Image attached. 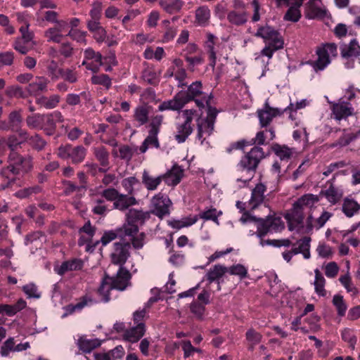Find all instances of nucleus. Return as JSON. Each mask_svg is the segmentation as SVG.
<instances>
[{"label":"nucleus","instance_id":"nucleus-1","mask_svg":"<svg viewBox=\"0 0 360 360\" xmlns=\"http://www.w3.org/2000/svg\"><path fill=\"white\" fill-rule=\"evenodd\" d=\"M6 141L10 153L7 158L8 165L0 169V190L12 188L20 176L31 171L33 167L32 157H25L17 152L22 144L18 136L10 134Z\"/></svg>","mask_w":360,"mask_h":360},{"label":"nucleus","instance_id":"nucleus-2","mask_svg":"<svg viewBox=\"0 0 360 360\" xmlns=\"http://www.w3.org/2000/svg\"><path fill=\"white\" fill-rule=\"evenodd\" d=\"M139 181L135 176H129L122 181V186L127 194L120 193L115 188L110 187L104 189L100 195L107 201L112 202V209L124 212L130 207L138 204L136 198L134 196V186Z\"/></svg>","mask_w":360,"mask_h":360},{"label":"nucleus","instance_id":"nucleus-3","mask_svg":"<svg viewBox=\"0 0 360 360\" xmlns=\"http://www.w3.org/2000/svg\"><path fill=\"white\" fill-rule=\"evenodd\" d=\"M181 96L185 103L193 101L199 111H202L205 108L211 105L213 98L212 94H207L203 91V86L201 81H195L187 86L186 91H179Z\"/></svg>","mask_w":360,"mask_h":360},{"label":"nucleus","instance_id":"nucleus-4","mask_svg":"<svg viewBox=\"0 0 360 360\" xmlns=\"http://www.w3.org/2000/svg\"><path fill=\"white\" fill-rule=\"evenodd\" d=\"M207 110V116H202V112L200 115H197L196 124H197V139L201 141L202 144L207 136H210L214 131V124L216 122L217 116L218 115V110L212 105L205 108Z\"/></svg>","mask_w":360,"mask_h":360},{"label":"nucleus","instance_id":"nucleus-5","mask_svg":"<svg viewBox=\"0 0 360 360\" xmlns=\"http://www.w3.org/2000/svg\"><path fill=\"white\" fill-rule=\"evenodd\" d=\"M316 53L318 56L317 59L308 60L307 63L317 72L323 70L330 63V56H336L337 45L334 43L323 44L317 47Z\"/></svg>","mask_w":360,"mask_h":360},{"label":"nucleus","instance_id":"nucleus-6","mask_svg":"<svg viewBox=\"0 0 360 360\" xmlns=\"http://www.w3.org/2000/svg\"><path fill=\"white\" fill-rule=\"evenodd\" d=\"M86 155V149L82 146H73L70 143L60 145L58 148L57 156L65 160H70L75 165L82 162Z\"/></svg>","mask_w":360,"mask_h":360},{"label":"nucleus","instance_id":"nucleus-7","mask_svg":"<svg viewBox=\"0 0 360 360\" xmlns=\"http://www.w3.org/2000/svg\"><path fill=\"white\" fill-rule=\"evenodd\" d=\"M256 235L263 238L269 233L278 232L284 229V224L280 217H267L265 219L257 218Z\"/></svg>","mask_w":360,"mask_h":360},{"label":"nucleus","instance_id":"nucleus-8","mask_svg":"<svg viewBox=\"0 0 360 360\" xmlns=\"http://www.w3.org/2000/svg\"><path fill=\"white\" fill-rule=\"evenodd\" d=\"M264 158L263 148L259 146H254L241 158L239 166L244 170L255 173L260 161Z\"/></svg>","mask_w":360,"mask_h":360},{"label":"nucleus","instance_id":"nucleus-9","mask_svg":"<svg viewBox=\"0 0 360 360\" xmlns=\"http://www.w3.org/2000/svg\"><path fill=\"white\" fill-rule=\"evenodd\" d=\"M304 211L292 205V207L288 210L284 215L288 229L290 231L295 230L298 233L302 231L304 229Z\"/></svg>","mask_w":360,"mask_h":360},{"label":"nucleus","instance_id":"nucleus-10","mask_svg":"<svg viewBox=\"0 0 360 360\" xmlns=\"http://www.w3.org/2000/svg\"><path fill=\"white\" fill-rule=\"evenodd\" d=\"M151 204L153 210L150 212L158 217L162 219L169 214L172 201L166 194L158 193L153 197Z\"/></svg>","mask_w":360,"mask_h":360},{"label":"nucleus","instance_id":"nucleus-11","mask_svg":"<svg viewBox=\"0 0 360 360\" xmlns=\"http://www.w3.org/2000/svg\"><path fill=\"white\" fill-rule=\"evenodd\" d=\"M113 251L110 254L112 264L124 267L130 257L131 244L129 242H117L113 245Z\"/></svg>","mask_w":360,"mask_h":360},{"label":"nucleus","instance_id":"nucleus-12","mask_svg":"<svg viewBox=\"0 0 360 360\" xmlns=\"http://www.w3.org/2000/svg\"><path fill=\"white\" fill-rule=\"evenodd\" d=\"M103 56L100 52L95 51L92 48H88L84 51V60L82 65L93 72H98L103 65Z\"/></svg>","mask_w":360,"mask_h":360},{"label":"nucleus","instance_id":"nucleus-13","mask_svg":"<svg viewBox=\"0 0 360 360\" xmlns=\"http://www.w3.org/2000/svg\"><path fill=\"white\" fill-rule=\"evenodd\" d=\"M255 36L262 38L266 44L281 45L284 44L279 32L268 25L260 26Z\"/></svg>","mask_w":360,"mask_h":360},{"label":"nucleus","instance_id":"nucleus-14","mask_svg":"<svg viewBox=\"0 0 360 360\" xmlns=\"http://www.w3.org/2000/svg\"><path fill=\"white\" fill-rule=\"evenodd\" d=\"M283 113V111L281 109L271 108L267 102L264 103L262 109H259L257 111L259 124L262 128L267 127L274 117L280 116Z\"/></svg>","mask_w":360,"mask_h":360},{"label":"nucleus","instance_id":"nucleus-15","mask_svg":"<svg viewBox=\"0 0 360 360\" xmlns=\"http://www.w3.org/2000/svg\"><path fill=\"white\" fill-rule=\"evenodd\" d=\"M330 108L334 115V118L337 120L346 119L354 113V108L352 104L343 98H340L338 103H330Z\"/></svg>","mask_w":360,"mask_h":360},{"label":"nucleus","instance_id":"nucleus-16","mask_svg":"<svg viewBox=\"0 0 360 360\" xmlns=\"http://www.w3.org/2000/svg\"><path fill=\"white\" fill-rule=\"evenodd\" d=\"M131 274L124 267H120L115 277H110V281L114 289L124 290L130 285Z\"/></svg>","mask_w":360,"mask_h":360},{"label":"nucleus","instance_id":"nucleus-17","mask_svg":"<svg viewBox=\"0 0 360 360\" xmlns=\"http://www.w3.org/2000/svg\"><path fill=\"white\" fill-rule=\"evenodd\" d=\"M184 169L178 164L174 163L172 168L163 174L165 183L170 186H175L180 183L184 176Z\"/></svg>","mask_w":360,"mask_h":360},{"label":"nucleus","instance_id":"nucleus-18","mask_svg":"<svg viewBox=\"0 0 360 360\" xmlns=\"http://www.w3.org/2000/svg\"><path fill=\"white\" fill-rule=\"evenodd\" d=\"M126 214L127 221L129 224L143 225L146 221L150 218L151 212L149 211H143L137 209H128Z\"/></svg>","mask_w":360,"mask_h":360},{"label":"nucleus","instance_id":"nucleus-19","mask_svg":"<svg viewBox=\"0 0 360 360\" xmlns=\"http://www.w3.org/2000/svg\"><path fill=\"white\" fill-rule=\"evenodd\" d=\"M49 80L44 77H37L34 81L26 87L27 96H38L42 92L47 91Z\"/></svg>","mask_w":360,"mask_h":360},{"label":"nucleus","instance_id":"nucleus-20","mask_svg":"<svg viewBox=\"0 0 360 360\" xmlns=\"http://www.w3.org/2000/svg\"><path fill=\"white\" fill-rule=\"evenodd\" d=\"M186 105L179 91L175 94L172 99L165 101L158 106L159 111L173 110L179 111Z\"/></svg>","mask_w":360,"mask_h":360},{"label":"nucleus","instance_id":"nucleus-21","mask_svg":"<svg viewBox=\"0 0 360 360\" xmlns=\"http://www.w3.org/2000/svg\"><path fill=\"white\" fill-rule=\"evenodd\" d=\"M84 263L81 259L73 258L62 262L58 267H55V271L60 276H63L68 271H79L83 268Z\"/></svg>","mask_w":360,"mask_h":360},{"label":"nucleus","instance_id":"nucleus-22","mask_svg":"<svg viewBox=\"0 0 360 360\" xmlns=\"http://www.w3.org/2000/svg\"><path fill=\"white\" fill-rule=\"evenodd\" d=\"M93 153L99 162L101 167H99L98 172L105 173L109 169V156L108 150L104 146L95 147L93 149Z\"/></svg>","mask_w":360,"mask_h":360},{"label":"nucleus","instance_id":"nucleus-23","mask_svg":"<svg viewBox=\"0 0 360 360\" xmlns=\"http://www.w3.org/2000/svg\"><path fill=\"white\" fill-rule=\"evenodd\" d=\"M266 191V186L262 183H258L252 190L251 198L249 204L252 209L257 208L264 200V193Z\"/></svg>","mask_w":360,"mask_h":360},{"label":"nucleus","instance_id":"nucleus-24","mask_svg":"<svg viewBox=\"0 0 360 360\" xmlns=\"http://www.w3.org/2000/svg\"><path fill=\"white\" fill-rule=\"evenodd\" d=\"M150 107L146 105H138L133 115L134 120L137 122L136 127H141L148 123L149 120Z\"/></svg>","mask_w":360,"mask_h":360},{"label":"nucleus","instance_id":"nucleus-25","mask_svg":"<svg viewBox=\"0 0 360 360\" xmlns=\"http://www.w3.org/2000/svg\"><path fill=\"white\" fill-rule=\"evenodd\" d=\"M226 274V266L221 264H215L206 274L209 283L214 281L217 283V290H221L220 278Z\"/></svg>","mask_w":360,"mask_h":360},{"label":"nucleus","instance_id":"nucleus-26","mask_svg":"<svg viewBox=\"0 0 360 360\" xmlns=\"http://www.w3.org/2000/svg\"><path fill=\"white\" fill-rule=\"evenodd\" d=\"M248 13L246 10H233L228 13L227 20L231 25L236 26H241L247 22L248 20Z\"/></svg>","mask_w":360,"mask_h":360},{"label":"nucleus","instance_id":"nucleus-27","mask_svg":"<svg viewBox=\"0 0 360 360\" xmlns=\"http://www.w3.org/2000/svg\"><path fill=\"white\" fill-rule=\"evenodd\" d=\"M326 11L315 5L313 0H309L305 7L304 15L309 19L323 18Z\"/></svg>","mask_w":360,"mask_h":360},{"label":"nucleus","instance_id":"nucleus-28","mask_svg":"<svg viewBox=\"0 0 360 360\" xmlns=\"http://www.w3.org/2000/svg\"><path fill=\"white\" fill-rule=\"evenodd\" d=\"M160 6L167 13H179L184 5L182 0H159Z\"/></svg>","mask_w":360,"mask_h":360},{"label":"nucleus","instance_id":"nucleus-29","mask_svg":"<svg viewBox=\"0 0 360 360\" xmlns=\"http://www.w3.org/2000/svg\"><path fill=\"white\" fill-rule=\"evenodd\" d=\"M92 299L88 296L84 295L80 297L78 300V302L76 304H69L64 307L65 313L64 314V316L72 314L75 311H81L84 307L88 305L89 303H92Z\"/></svg>","mask_w":360,"mask_h":360},{"label":"nucleus","instance_id":"nucleus-30","mask_svg":"<svg viewBox=\"0 0 360 360\" xmlns=\"http://www.w3.org/2000/svg\"><path fill=\"white\" fill-rule=\"evenodd\" d=\"M210 10L207 6H199L195 12V22L200 26L205 27L209 24Z\"/></svg>","mask_w":360,"mask_h":360},{"label":"nucleus","instance_id":"nucleus-31","mask_svg":"<svg viewBox=\"0 0 360 360\" xmlns=\"http://www.w3.org/2000/svg\"><path fill=\"white\" fill-rule=\"evenodd\" d=\"M145 332L146 327H143L141 324L139 326L136 325V326L124 332V338L130 342H136L144 335Z\"/></svg>","mask_w":360,"mask_h":360},{"label":"nucleus","instance_id":"nucleus-32","mask_svg":"<svg viewBox=\"0 0 360 360\" xmlns=\"http://www.w3.org/2000/svg\"><path fill=\"white\" fill-rule=\"evenodd\" d=\"M275 136L276 135L274 129L273 127H270L269 129H266V131H258L256 134L255 138L251 140L250 145H265L267 143H266V139L271 141L275 138Z\"/></svg>","mask_w":360,"mask_h":360},{"label":"nucleus","instance_id":"nucleus-33","mask_svg":"<svg viewBox=\"0 0 360 360\" xmlns=\"http://www.w3.org/2000/svg\"><path fill=\"white\" fill-rule=\"evenodd\" d=\"M342 58H349L360 55V46L356 39H352L348 45H344L340 48Z\"/></svg>","mask_w":360,"mask_h":360},{"label":"nucleus","instance_id":"nucleus-34","mask_svg":"<svg viewBox=\"0 0 360 360\" xmlns=\"http://www.w3.org/2000/svg\"><path fill=\"white\" fill-rule=\"evenodd\" d=\"M158 134L148 131V135L139 147V150L141 153H146L149 148H160V145L158 138Z\"/></svg>","mask_w":360,"mask_h":360},{"label":"nucleus","instance_id":"nucleus-35","mask_svg":"<svg viewBox=\"0 0 360 360\" xmlns=\"http://www.w3.org/2000/svg\"><path fill=\"white\" fill-rule=\"evenodd\" d=\"M163 181L162 174L153 177L149 174V173L144 170L142 175V183L148 191H154Z\"/></svg>","mask_w":360,"mask_h":360},{"label":"nucleus","instance_id":"nucleus-36","mask_svg":"<svg viewBox=\"0 0 360 360\" xmlns=\"http://www.w3.org/2000/svg\"><path fill=\"white\" fill-rule=\"evenodd\" d=\"M193 125H187L186 124H177L176 132L174 136L175 140L179 143H182L186 141L188 137L193 133Z\"/></svg>","mask_w":360,"mask_h":360},{"label":"nucleus","instance_id":"nucleus-37","mask_svg":"<svg viewBox=\"0 0 360 360\" xmlns=\"http://www.w3.org/2000/svg\"><path fill=\"white\" fill-rule=\"evenodd\" d=\"M290 4L291 6L288 9L283 18L285 20L296 22L299 21L301 18L300 7L302 5V4L301 1H300L292 2Z\"/></svg>","mask_w":360,"mask_h":360},{"label":"nucleus","instance_id":"nucleus-38","mask_svg":"<svg viewBox=\"0 0 360 360\" xmlns=\"http://www.w3.org/2000/svg\"><path fill=\"white\" fill-rule=\"evenodd\" d=\"M114 289L110 281V277L108 275L103 278L101 285L98 289V294L102 297V301L108 302L110 300V292Z\"/></svg>","mask_w":360,"mask_h":360},{"label":"nucleus","instance_id":"nucleus-39","mask_svg":"<svg viewBox=\"0 0 360 360\" xmlns=\"http://www.w3.org/2000/svg\"><path fill=\"white\" fill-rule=\"evenodd\" d=\"M77 345L83 352L90 353L93 349L101 345V341L98 339L89 340L84 337H81L78 340Z\"/></svg>","mask_w":360,"mask_h":360},{"label":"nucleus","instance_id":"nucleus-40","mask_svg":"<svg viewBox=\"0 0 360 360\" xmlns=\"http://www.w3.org/2000/svg\"><path fill=\"white\" fill-rule=\"evenodd\" d=\"M319 201V198L317 195L308 193L304 194V195L298 198L297 200L293 203V205H295L296 207L302 209L304 211L305 207H311Z\"/></svg>","mask_w":360,"mask_h":360},{"label":"nucleus","instance_id":"nucleus-41","mask_svg":"<svg viewBox=\"0 0 360 360\" xmlns=\"http://www.w3.org/2000/svg\"><path fill=\"white\" fill-rule=\"evenodd\" d=\"M320 194L323 195L332 205L338 203L342 196V193L340 192L332 183L328 189L326 191H321Z\"/></svg>","mask_w":360,"mask_h":360},{"label":"nucleus","instance_id":"nucleus-42","mask_svg":"<svg viewBox=\"0 0 360 360\" xmlns=\"http://www.w3.org/2000/svg\"><path fill=\"white\" fill-rule=\"evenodd\" d=\"M342 210L347 217H352L360 210V204L353 199L345 198Z\"/></svg>","mask_w":360,"mask_h":360},{"label":"nucleus","instance_id":"nucleus-43","mask_svg":"<svg viewBox=\"0 0 360 360\" xmlns=\"http://www.w3.org/2000/svg\"><path fill=\"white\" fill-rule=\"evenodd\" d=\"M105 198L101 195V198H96L94 201V206L91 209V212L94 214L105 216L110 211L108 205L106 204Z\"/></svg>","mask_w":360,"mask_h":360},{"label":"nucleus","instance_id":"nucleus-44","mask_svg":"<svg viewBox=\"0 0 360 360\" xmlns=\"http://www.w3.org/2000/svg\"><path fill=\"white\" fill-rule=\"evenodd\" d=\"M226 273L238 277L242 281L248 277L247 267L241 264H233L230 266H226Z\"/></svg>","mask_w":360,"mask_h":360},{"label":"nucleus","instance_id":"nucleus-45","mask_svg":"<svg viewBox=\"0 0 360 360\" xmlns=\"http://www.w3.org/2000/svg\"><path fill=\"white\" fill-rule=\"evenodd\" d=\"M60 98L57 94H53L49 97L41 96L36 100V103L41 107L46 109H53L59 103Z\"/></svg>","mask_w":360,"mask_h":360},{"label":"nucleus","instance_id":"nucleus-46","mask_svg":"<svg viewBox=\"0 0 360 360\" xmlns=\"http://www.w3.org/2000/svg\"><path fill=\"white\" fill-rule=\"evenodd\" d=\"M271 150L281 160H290L292 154V149L285 145L274 143Z\"/></svg>","mask_w":360,"mask_h":360},{"label":"nucleus","instance_id":"nucleus-47","mask_svg":"<svg viewBox=\"0 0 360 360\" xmlns=\"http://www.w3.org/2000/svg\"><path fill=\"white\" fill-rule=\"evenodd\" d=\"M314 273L315 281L314 285L315 292L319 296L324 297L326 295V290H325L326 279L324 278L319 269H316L314 270Z\"/></svg>","mask_w":360,"mask_h":360},{"label":"nucleus","instance_id":"nucleus-48","mask_svg":"<svg viewBox=\"0 0 360 360\" xmlns=\"http://www.w3.org/2000/svg\"><path fill=\"white\" fill-rule=\"evenodd\" d=\"M214 39L215 37L212 34H207V40L205 43V48L209 54V59L210 60V65L214 67L217 61L216 52L214 51Z\"/></svg>","mask_w":360,"mask_h":360},{"label":"nucleus","instance_id":"nucleus-49","mask_svg":"<svg viewBox=\"0 0 360 360\" xmlns=\"http://www.w3.org/2000/svg\"><path fill=\"white\" fill-rule=\"evenodd\" d=\"M28 145L34 150L41 151L47 145V141L39 134H34L30 136Z\"/></svg>","mask_w":360,"mask_h":360},{"label":"nucleus","instance_id":"nucleus-50","mask_svg":"<svg viewBox=\"0 0 360 360\" xmlns=\"http://www.w3.org/2000/svg\"><path fill=\"white\" fill-rule=\"evenodd\" d=\"M5 94L10 98H25L27 97L26 91H23L22 88L18 85L7 86L5 90Z\"/></svg>","mask_w":360,"mask_h":360},{"label":"nucleus","instance_id":"nucleus-51","mask_svg":"<svg viewBox=\"0 0 360 360\" xmlns=\"http://www.w3.org/2000/svg\"><path fill=\"white\" fill-rule=\"evenodd\" d=\"M121 239L126 236H129L131 238L139 232V227L136 224H124L122 227L117 229Z\"/></svg>","mask_w":360,"mask_h":360},{"label":"nucleus","instance_id":"nucleus-52","mask_svg":"<svg viewBox=\"0 0 360 360\" xmlns=\"http://www.w3.org/2000/svg\"><path fill=\"white\" fill-rule=\"evenodd\" d=\"M41 129L44 130L48 136H52L56 131V125L53 123V120L48 115H43L42 125Z\"/></svg>","mask_w":360,"mask_h":360},{"label":"nucleus","instance_id":"nucleus-53","mask_svg":"<svg viewBox=\"0 0 360 360\" xmlns=\"http://www.w3.org/2000/svg\"><path fill=\"white\" fill-rule=\"evenodd\" d=\"M141 78L147 84L156 86L159 84L160 79L156 72L150 68L145 69L142 72Z\"/></svg>","mask_w":360,"mask_h":360},{"label":"nucleus","instance_id":"nucleus-54","mask_svg":"<svg viewBox=\"0 0 360 360\" xmlns=\"http://www.w3.org/2000/svg\"><path fill=\"white\" fill-rule=\"evenodd\" d=\"M360 137V129L355 133H344L336 141L335 146H346Z\"/></svg>","mask_w":360,"mask_h":360},{"label":"nucleus","instance_id":"nucleus-55","mask_svg":"<svg viewBox=\"0 0 360 360\" xmlns=\"http://www.w3.org/2000/svg\"><path fill=\"white\" fill-rule=\"evenodd\" d=\"M91 81L93 84L101 85L106 89H109L112 86V79L106 74L93 75Z\"/></svg>","mask_w":360,"mask_h":360},{"label":"nucleus","instance_id":"nucleus-56","mask_svg":"<svg viewBox=\"0 0 360 360\" xmlns=\"http://www.w3.org/2000/svg\"><path fill=\"white\" fill-rule=\"evenodd\" d=\"M8 122L12 127V131H18L20 129L22 122L20 110L11 111L8 115Z\"/></svg>","mask_w":360,"mask_h":360},{"label":"nucleus","instance_id":"nucleus-57","mask_svg":"<svg viewBox=\"0 0 360 360\" xmlns=\"http://www.w3.org/2000/svg\"><path fill=\"white\" fill-rule=\"evenodd\" d=\"M47 72L52 80L58 79L63 71V68H59L58 64L54 60H51L47 65Z\"/></svg>","mask_w":360,"mask_h":360},{"label":"nucleus","instance_id":"nucleus-58","mask_svg":"<svg viewBox=\"0 0 360 360\" xmlns=\"http://www.w3.org/2000/svg\"><path fill=\"white\" fill-rule=\"evenodd\" d=\"M43 115L33 114L26 117L27 126L31 129H41L42 125Z\"/></svg>","mask_w":360,"mask_h":360},{"label":"nucleus","instance_id":"nucleus-59","mask_svg":"<svg viewBox=\"0 0 360 360\" xmlns=\"http://www.w3.org/2000/svg\"><path fill=\"white\" fill-rule=\"evenodd\" d=\"M333 304L336 307L338 314L343 316L347 310V304H345L343 297L340 295H335L333 298Z\"/></svg>","mask_w":360,"mask_h":360},{"label":"nucleus","instance_id":"nucleus-60","mask_svg":"<svg viewBox=\"0 0 360 360\" xmlns=\"http://www.w3.org/2000/svg\"><path fill=\"white\" fill-rule=\"evenodd\" d=\"M221 214L222 212L221 211L217 213V211L215 208H210L200 212L198 216V219L200 218L205 220H212L213 221L217 222L218 217Z\"/></svg>","mask_w":360,"mask_h":360},{"label":"nucleus","instance_id":"nucleus-61","mask_svg":"<svg viewBox=\"0 0 360 360\" xmlns=\"http://www.w3.org/2000/svg\"><path fill=\"white\" fill-rule=\"evenodd\" d=\"M339 280L347 292H352L354 295L358 294V289L353 285L351 277L348 274L340 276Z\"/></svg>","mask_w":360,"mask_h":360},{"label":"nucleus","instance_id":"nucleus-62","mask_svg":"<svg viewBox=\"0 0 360 360\" xmlns=\"http://www.w3.org/2000/svg\"><path fill=\"white\" fill-rule=\"evenodd\" d=\"M44 37L47 39L48 41L60 43L63 37V35L53 27H50L45 31Z\"/></svg>","mask_w":360,"mask_h":360},{"label":"nucleus","instance_id":"nucleus-63","mask_svg":"<svg viewBox=\"0 0 360 360\" xmlns=\"http://www.w3.org/2000/svg\"><path fill=\"white\" fill-rule=\"evenodd\" d=\"M262 338V335L255 330L253 328H249L245 333V338L248 342L259 344L261 342Z\"/></svg>","mask_w":360,"mask_h":360},{"label":"nucleus","instance_id":"nucleus-64","mask_svg":"<svg viewBox=\"0 0 360 360\" xmlns=\"http://www.w3.org/2000/svg\"><path fill=\"white\" fill-rule=\"evenodd\" d=\"M283 48L281 44H266L264 48L261 51L260 55L266 56L268 58H271L274 52Z\"/></svg>","mask_w":360,"mask_h":360}]
</instances>
